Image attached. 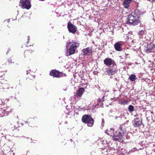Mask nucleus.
Masks as SVG:
<instances>
[{
	"label": "nucleus",
	"mask_w": 155,
	"mask_h": 155,
	"mask_svg": "<svg viewBox=\"0 0 155 155\" xmlns=\"http://www.w3.org/2000/svg\"><path fill=\"white\" fill-rule=\"evenodd\" d=\"M84 91V89L83 88H80L77 91L76 96L79 97H81L83 94Z\"/></svg>",
	"instance_id": "ddd939ff"
},
{
	"label": "nucleus",
	"mask_w": 155,
	"mask_h": 155,
	"mask_svg": "<svg viewBox=\"0 0 155 155\" xmlns=\"http://www.w3.org/2000/svg\"><path fill=\"white\" fill-rule=\"evenodd\" d=\"M131 1L132 0H125L123 4L124 7L126 8H127Z\"/></svg>",
	"instance_id": "2eb2a0df"
},
{
	"label": "nucleus",
	"mask_w": 155,
	"mask_h": 155,
	"mask_svg": "<svg viewBox=\"0 0 155 155\" xmlns=\"http://www.w3.org/2000/svg\"><path fill=\"white\" fill-rule=\"evenodd\" d=\"M110 136L112 137L114 140L122 142L124 141V133L121 130L120 131H115L114 133H110Z\"/></svg>",
	"instance_id": "7ed1b4c3"
},
{
	"label": "nucleus",
	"mask_w": 155,
	"mask_h": 155,
	"mask_svg": "<svg viewBox=\"0 0 155 155\" xmlns=\"http://www.w3.org/2000/svg\"><path fill=\"white\" fill-rule=\"evenodd\" d=\"M79 44L73 40L69 41L66 42V47L67 50L65 53V55L68 56L76 53V49L78 47Z\"/></svg>",
	"instance_id": "f257e3e1"
},
{
	"label": "nucleus",
	"mask_w": 155,
	"mask_h": 155,
	"mask_svg": "<svg viewBox=\"0 0 155 155\" xmlns=\"http://www.w3.org/2000/svg\"><path fill=\"white\" fill-rule=\"evenodd\" d=\"M104 97L103 96L102 97V98H98V101L99 102H103V101H104V99H103V98Z\"/></svg>",
	"instance_id": "aec40b11"
},
{
	"label": "nucleus",
	"mask_w": 155,
	"mask_h": 155,
	"mask_svg": "<svg viewBox=\"0 0 155 155\" xmlns=\"http://www.w3.org/2000/svg\"><path fill=\"white\" fill-rule=\"evenodd\" d=\"M28 41L27 43L29 41V36H28Z\"/></svg>",
	"instance_id": "b1692460"
},
{
	"label": "nucleus",
	"mask_w": 155,
	"mask_h": 155,
	"mask_svg": "<svg viewBox=\"0 0 155 155\" xmlns=\"http://www.w3.org/2000/svg\"><path fill=\"white\" fill-rule=\"evenodd\" d=\"M128 109L129 111L130 112H132L134 110V106L131 105H130L129 106Z\"/></svg>",
	"instance_id": "6ab92c4d"
},
{
	"label": "nucleus",
	"mask_w": 155,
	"mask_h": 155,
	"mask_svg": "<svg viewBox=\"0 0 155 155\" xmlns=\"http://www.w3.org/2000/svg\"><path fill=\"white\" fill-rule=\"evenodd\" d=\"M139 115L137 114L135 116H137L132 121L133 125L135 127H139L142 124V119L138 117Z\"/></svg>",
	"instance_id": "423d86ee"
},
{
	"label": "nucleus",
	"mask_w": 155,
	"mask_h": 155,
	"mask_svg": "<svg viewBox=\"0 0 155 155\" xmlns=\"http://www.w3.org/2000/svg\"><path fill=\"white\" fill-rule=\"evenodd\" d=\"M117 118V117H115L116 119Z\"/></svg>",
	"instance_id": "bb28decb"
},
{
	"label": "nucleus",
	"mask_w": 155,
	"mask_h": 155,
	"mask_svg": "<svg viewBox=\"0 0 155 155\" xmlns=\"http://www.w3.org/2000/svg\"><path fill=\"white\" fill-rule=\"evenodd\" d=\"M154 48V45L152 43H151L147 45L146 47L145 50L146 52L147 53H149L153 51V49Z\"/></svg>",
	"instance_id": "9b49d317"
},
{
	"label": "nucleus",
	"mask_w": 155,
	"mask_h": 155,
	"mask_svg": "<svg viewBox=\"0 0 155 155\" xmlns=\"http://www.w3.org/2000/svg\"><path fill=\"white\" fill-rule=\"evenodd\" d=\"M67 27L70 32L74 34L77 30V28L74 25L69 21L68 23Z\"/></svg>",
	"instance_id": "0eeeda50"
},
{
	"label": "nucleus",
	"mask_w": 155,
	"mask_h": 155,
	"mask_svg": "<svg viewBox=\"0 0 155 155\" xmlns=\"http://www.w3.org/2000/svg\"><path fill=\"white\" fill-rule=\"evenodd\" d=\"M7 21H8V22H9V19H8V20H7Z\"/></svg>",
	"instance_id": "a878e982"
},
{
	"label": "nucleus",
	"mask_w": 155,
	"mask_h": 155,
	"mask_svg": "<svg viewBox=\"0 0 155 155\" xmlns=\"http://www.w3.org/2000/svg\"><path fill=\"white\" fill-rule=\"evenodd\" d=\"M104 63L107 67L111 66L116 65L115 62L111 58H106L104 60Z\"/></svg>",
	"instance_id": "9d476101"
},
{
	"label": "nucleus",
	"mask_w": 155,
	"mask_h": 155,
	"mask_svg": "<svg viewBox=\"0 0 155 155\" xmlns=\"http://www.w3.org/2000/svg\"><path fill=\"white\" fill-rule=\"evenodd\" d=\"M19 6L22 8L28 9L31 7V4L29 1L28 0H21Z\"/></svg>",
	"instance_id": "39448f33"
},
{
	"label": "nucleus",
	"mask_w": 155,
	"mask_h": 155,
	"mask_svg": "<svg viewBox=\"0 0 155 155\" xmlns=\"http://www.w3.org/2000/svg\"><path fill=\"white\" fill-rule=\"evenodd\" d=\"M82 54L84 56H89L92 54V48L91 47L83 49L82 50Z\"/></svg>",
	"instance_id": "1a4fd4ad"
},
{
	"label": "nucleus",
	"mask_w": 155,
	"mask_h": 155,
	"mask_svg": "<svg viewBox=\"0 0 155 155\" xmlns=\"http://www.w3.org/2000/svg\"><path fill=\"white\" fill-rule=\"evenodd\" d=\"M30 71H31L30 70H29L28 71H26V74H28V73L30 72Z\"/></svg>",
	"instance_id": "5701e85b"
},
{
	"label": "nucleus",
	"mask_w": 155,
	"mask_h": 155,
	"mask_svg": "<svg viewBox=\"0 0 155 155\" xmlns=\"http://www.w3.org/2000/svg\"><path fill=\"white\" fill-rule=\"evenodd\" d=\"M145 33V31L143 30L140 31L138 33V35L139 36L140 38H142L143 36Z\"/></svg>",
	"instance_id": "a211bd4d"
},
{
	"label": "nucleus",
	"mask_w": 155,
	"mask_h": 155,
	"mask_svg": "<svg viewBox=\"0 0 155 155\" xmlns=\"http://www.w3.org/2000/svg\"><path fill=\"white\" fill-rule=\"evenodd\" d=\"M9 109H7L6 110L4 109L3 110V111H4L5 112H9Z\"/></svg>",
	"instance_id": "412c9836"
},
{
	"label": "nucleus",
	"mask_w": 155,
	"mask_h": 155,
	"mask_svg": "<svg viewBox=\"0 0 155 155\" xmlns=\"http://www.w3.org/2000/svg\"><path fill=\"white\" fill-rule=\"evenodd\" d=\"M122 44L119 42L116 43L114 45V46L115 49L117 51H121L122 48L121 47Z\"/></svg>",
	"instance_id": "4468645a"
},
{
	"label": "nucleus",
	"mask_w": 155,
	"mask_h": 155,
	"mask_svg": "<svg viewBox=\"0 0 155 155\" xmlns=\"http://www.w3.org/2000/svg\"><path fill=\"white\" fill-rule=\"evenodd\" d=\"M82 122L87 124V126L89 127H92L94 123V120L92 117L88 115H85L82 118Z\"/></svg>",
	"instance_id": "20e7f679"
},
{
	"label": "nucleus",
	"mask_w": 155,
	"mask_h": 155,
	"mask_svg": "<svg viewBox=\"0 0 155 155\" xmlns=\"http://www.w3.org/2000/svg\"><path fill=\"white\" fill-rule=\"evenodd\" d=\"M139 15L134 13L132 12L128 16L127 23L130 25H135L139 22Z\"/></svg>",
	"instance_id": "f03ea898"
},
{
	"label": "nucleus",
	"mask_w": 155,
	"mask_h": 155,
	"mask_svg": "<svg viewBox=\"0 0 155 155\" xmlns=\"http://www.w3.org/2000/svg\"><path fill=\"white\" fill-rule=\"evenodd\" d=\"M104 119H102V125H103V126H104Z\"/></svg>",
	"instance_id": "4be33fe9"
},
{
	"label": "nucleus",
	"mask_w": 155,
	"mask_h": 155,
	"mask_svg": "<svg viewBox=\"0 0 155 155\" xmlns=\"http://www.w3.org/2000/svg\"><path fill=\"white\" fill-rule=\"evenodd\" d=\"M115 132L114 130V129L113 128H110L109 129H107L105 131V133L109 135L110 136V133H114Z\"/></svg>",
	"instance_id": "dca6fc26"
},
{
	"label": "nucleus",
	"mask_w": 155,
	"mask_h": 155,
	"mask_svg": "<svg viewBox=\"0 0 155 155\" xmlns=\"http://www.w3.org/2000/svg\"><path fill=\"white\" fill-rule=\"evenodd\" d=\"M116 68V64L110 66L109 69H107L106 71L108 75L110 76L116 73L117 72Z\"/></svg>",
	"instance_id": "6e6552de"
},
{
	"label": "nucleus",
	"mask_w": 155,
	"mask_h": 155,
	"mask_svg": "<svg viewBox=\"0 0 155 155\" xmlns=\"http://www.w3.org/2000/svg\"><path fill=\"white\" fill-rule=\"evenodd\" d=\"M129 79L131 81H134L136 79V76L134 74H132L130 76Z\"/></svg>",
	"instance_id": "f3484780"
},
{
	"label": "nucleus",
	"mask_w": 155,
	"mask_h": 155,
	"mask_svg": "<svg viewBox=\"0 0 155 155\" xmlns=\"http://www.w3.org/2000/svg\"><path fill=\"white\" fill-rule=\"evenodd\" d=\"M8 61L9 62H10V60L9 61V60H8Z\"/></svg>",
	"instance_id": "393cba45"
},
{
	"label": "nucleus",
	"mask_w": 155,
	"mask_h": 155,
	"mask_svg": "<svg viewBox=\"0 0 155 155\" xmlns=\"http://www.w3.org/2000/svg\"><path fill=\"white\" fill-rule=\"evenodd\" d=\"M50 75L54 77L60 78L61 76L60 73L57 71L55 70H51L50 73Z\"/></svg>",
	"instance_id": "f8f14e48"
},
{
	"label": "nucleus",
	"mask_w": 155,
	"mask_h": 155,
	"mask_svg": "<svg viewBox=\"0 0 155 155\" xmlns=\"http://www.w3.org/2000/svg\"><path fill=\"white\" fill-rule=\"evenodd\" d=\"M121 104H123V102H121Z\"/></svg>",
	"instance_id": "cd10ccee"
}]
</instances>
